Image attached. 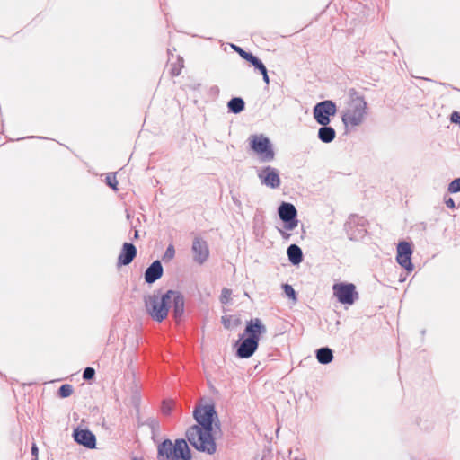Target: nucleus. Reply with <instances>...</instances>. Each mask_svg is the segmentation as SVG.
<instances>
[{"instance_id":"1","label":"nucleus","mask_w":460,"mask_h":460,"mask_svg":"<svg viewBox=\"0 0 460 460\" xmlns=\"http://www.w3.org/2000/svg\"><path fill=\"white\" fill-rule=\"evenodd\" d=\"M266 332L267 328L260 318L246 321L243 332L239 334L233 344L234 356L241 359L252 357L259 348L261 337Z\"/></svg>"},{"instance_id":"2","label":"nucleus","mask_w":460,"mask_h":460,"mask_svg":"<svg viewBox=\"0 0 460 460\" xmlns=\"http://www.w3.org/2000/svg\"><path fill=\"white\" fill-rule=\"evenodd\" d=\"M213 431L214 428L190 426L185 432L186 441L199 452L213 455L217 451V443Z\"/></svg>"},{"instance_id":"3","label":"nucleus","mask_w":460,"mask_h":460,"mask_svg":"<svg viewBox=\"0 0 460 460\" xmlns=\"http://www.w3.org/2000/svg\"><path fill=\"white\" fill-rule=\"evenodd\" d=\"M349 102L348 108L342 112L341 120L345 127L359 126L367 114V102L354 88L349 91Z\"/></svg>"},{"instance_id":"4","label":"nucleus","mask_w":460,"mask_h":460,"mask_svg":"<svg viewBox=\"0 0 460 460\" xmlns=\"http://www.w3.org/2000/svg\"><path fill=\"white\" fill-rule=\"evenodd\" d=\"M157 460H192V453L184 438H165L157 446Z\"/></svg>"},{"instance_id":"5","label":"nucleus","mask_w":460,"mask_h":460,"mask_svg":"<svg viewBox=\"0 0 460 460\" xmlns=\"http://www.w3.org/2000/svg\"><path fill=\"white\" fill-rule=\"evenodd\" d=\"M172 293L167 290L161 294L155 290L153 294L144 296L145 307L149 316L157 323H162L168 316L170 310V298Z\"/></svg>"},{"instance_id":"6","label":"nucleus","mask_w":460,"mask_h":460,"mask_svg":"<svg viewBox=\"0 0 460 460\" xmlns=\"http://www.w3.org/2000/svg\"><path fill=\"white\" fill-rule=\"evenodd\" d=\"M192 415L196 421V424L193 426L214 428L215 425L216 427H219L218 414L213 402L196 404Z\"/></svg>"},{"instance_id":"7","label":"nucleus","mask_w":460,"mask_h":460,"mask_svg":"<svg viewBox=\"0 0 460 460\" xmlns=\"http://www.w3.org/2000/svg\"><path fill=\"white\" fill-rule=\"evenodd\" d=\"M251 149L255 152L261 162H271L275 152L270 138L263 134L252 135L249 138Z\"/></svg>"},{"instance_id":"8","label":"nucleus","mask_w":460,"mask_h":460,"mask_svg":"<svg viewBox=\"0 0 460 460\" xmlns=\"http://www.w3.org/2000/svg\"><path fill=\"white\" fill-rule=\"evenodd\" d=\"M367 220L364 217L351 214L344 224V230L351 241H359L364 238L367 231Z\"/></svg>"},{"instance_id":"9","label":"nucleus","mask_w":460,"mask_h":460,"mask_svg":"<svg viewBox=\"0 0 460 460\" xmlns=\"http://www.w3.org/2000/svg\"><path fill=\"white\" fill-rule=\"evenodd\" d=\"M333 295L338 302L342 305H353L358 300L359 296L353 283L339 282L332 286Z\"/></svg>"},{"instance_id":"10","label":"nucleus","mask_w":460,"mask_h":460,"mask_svg":"<svg viewBox=\"0 0 460 460\" xmlns=\"http://www.w3.org/2000/svg\"><path fill=\"white\" fill-rule=\"evenodd\" d=\"M337 112L336 103L332 100L317 102L313 108V117L320 124H330L332 117Z\"/></svg>"},{"instance_id":"11","label":"nucleus","mask_w":460,"mask_h":460,"mask_svg":"<svg viewBox=\"0 0 460 460\" xmlns=\"http://www.w3.org/2000/svg\"><path fill=\"white\" fill-rule=\"evenodd\" d=\"M278 215L285 230H294L298 226L297 210L294 204L281 202L278 208Z\"/></svg>"},{"instance_id":"12","label":"nucleus","mask_w":460,"mask_h":460,"mask_svg":"<svg viewBox=\"0 0 460 460\" xmlns=\"http://www.w3.org/2000/svg\"><path fill=\"white\" fill-rule=\"evenodd\" d=\"M413 253L412 246L410 242L400 241L397 244L396 261L408 273L414 270V265L411 261Z\"/></svg>"},{"instance_id":"13","label":"nucleus","mask_w":460,"mask_h":460,"mask_svg":"<svg viewBox=\"0 0 460 460\" xmlns=\"http://www.w3.org/2000/svg\"><path fill=\"white\" fill-rule=\"evenodd\" d=\"M74 441L87 449L96 448V436L87 428L76 427L72 433Z\"/></svg>"},{"instance_id":"14","label":"nucleus","mask_w":460,"mask_h":460,"mask_svg":"<svg viewBox=\"0 0 460 460\" xmlns=\"http://www.w3.org/2000/svg\"><path fill=\"white\" fill-rule=\"evenodd\" d=\"M172 293L170 298V308L172 307V314L176 323H180L183 317L185 311V299L183 295L173 289H169Z\"/></svg>"},{"instance_id":"15","label":"nucleus","mask_w":460,"mask_h":460,"mask_svg":"<svg viewBox=\"0 0 460 460\" xmlns=\"http://www.w3.org/2000/svg\"><path fill=\"white\" fill-rule=\"evenodd\" d=\"M193 261L199 265H202L209 257V249L208 243L200 238L195 237L191 245Z\"/></svg>"},{"instance_id":"16","label":"nucleus","mask_w":460,"mask_h":460,"mask_svg":"<svg viewBox=\"0 0 460 460\" xmlns=\"http://www.w3.org/2000/svg\"><path fill=\"white\" fill-rule=\"evenodd\" d=\"M261 184L271 189H278L280 186L279 171L270 165L263 167L258 173Z\"/></svg>"},{"instance_id":"17","label":"nucleus","mask_w":460,"mask_h":460,"mask_svg":"<svg viewBox=\"0 0 460 460\" xmlns=\"http://www.w3.org/2000/svg\"><path fill=\"white\" fill-rule=\"evenodd\" d=\"M137 253V250L132 243H124L118 257L117 266L129 265L136 258Z\"/></svg>"},{"instance_id":"18","label":"nucleus","mask_w":460,"mask_h":460,"mask_svg":"<svg viewBox=\"0 0 460 460\" xmlns=\"http://www.w3.org/2000/svg\"><path fill=\"white\" fill-rule=\"evenodd\" d=\"M164 274V268L159 260L154 261L145 270V282L151 285L160 279Z\"/></svg>"},{"instance_id":"19","label":"nucleus","mask_w":460,"mask_h":460,"mask_svg":"<svg viewBox=\"0 0 460 460\" xmlns=\"http://www.w3.org/2000/svg\"><path fill=\"white\" fill-rule=\"evenodd\" d=\"M320 125L321 127L319 128L317 132L318 139L324 144H329L332 142L336 137L335 129L332 127L329 126V124L323 123Z\"/></svg>"},{"instance_id":"20","label":"nucleus","mask_w":460,"mask_h":460,"mask_svg":"<svg viewBox=\"0 0 460 460\" xmlns=\"http://www.w3.org/2000/svg\"><path fill=\"white\" fill-rule=\"evenodd\" d=\"M287 255L289 262L294 266L299 265L304 260L303 251L296 243H292L288 247Z\"/></svg>"},{"instance_id":"21","label":"nucleus","mask_w":460,"mask_h":460,"mask_svg":"<svg viewBox=\"0 0 460 460\" xmlns=\"http://www.w3.org/2000/svg\"><path fill=\"white\" fill-rule=\"evenodd\" d=\"M315 357L320 364L327 365L333 360V351L329 347H322L315 350Z\"/></svg>"},{"instance_id":"22","label":"nucleus","mask_w":460,"mask_h":460,"mask_svg":"<svg viewBox=\"0 0 460 460\" xmlns=\"http://www.w3.org/2000/svg\"><path fill=\"white\" fill-rule=\"evenodd\" d=\"M229 112L239 114L245 109V102L242 97H233L227 102Z\"/></svg>"},{"instance_id":"23","label":"nucleus","mask_w":460,"mask_h":460,"mask_svg":"<svg viewBox=\"0 0 460 460\" xmlns=\"http://www.w3.org/2000/svg\"><path fill=\"white\" fill-rule=\"evenodd\" d=\"M183 63V58L180 56H177L176 62L172 64V68L170 70V75L172 77L180 75V74L181 73V69L184 66Z\"/></svg>"},{"instance_id":"24","label":"nucleus","mask_w":460,"mask_h":460,"mask_svg":"<svg viewBox=\"0 0 460 460\" xmlns=\"http://www.w3.org/2000/svg\"><path fill=\"white\" fill-rule=\"evenodd\" d=\"M243 59L249 62L254 69H256L263 62L256 56H254L252 52L245 51L242 57Z\"/></svg>"},{"instance_id":"25","label":"nucleus","mask_w":460,"mask_h":460,"mask_svg":"<svg viewBox=\"0 0 460 460\" xmlns=\"http://www.w3.org/2000/svg\"><path fill=\"white\" fill-rule=\"evenodd\" d=\"M146 425L153 436L156 435L160 431V422L155 418H148L144 423Z\"/></svg>"},{"instance_id":"26","label":"nucleus","mask_w":460,"mask_h":460,"mask_svg":"<svg viewBox=\"0 0 460 460\" xmlns=\"http://www.w3.org/2000/svg\"><path fill=\"white\" fill-rule=\"evenodd\" d=\"M74 388L72 385L64 384L58 390V395L60 398H67L73 394Z\"/></svg>"},{"instance_id":"27","label":"nucleus","mask_w":460,"mask_h":460,"mask_svg":"<svg viewBox=\"0 0 460 460\" xmlns=\"http://www.w3.org/2000/svg\"><path fill=\"white\" fill-rule=\"evenodd\" d=\"M282 288H283V291H284L285 295L289 299H292L293 301H296V299H297L296 292V290L293 288V287L291 285H289V284H283Z\"/></svg>"},{"instance_id":"28","label":"nucleus","mask_w":460,"mask_h":460,"mask_svg":"<svg viewBox=\"0 0 460 460\" xmlns=\"http://www.w3.org/2000/svg\"><path fill=\"white\" fill-rule=\"evenodd\" d=\"M106 184L113 190H118V181L115 173H109L105 178Z\"/></svg>"},{"instance_id":"29","label":"nucleus","mask_w":460,"mask_h":460,"mask_svg":"<svg viewBox=\"0 0 460 460\" xmlns=\"http://www.w3.org/2000/svg\"><path fill=\"white\" fill-rule=\"evenodd\" d=\"M173 410V403L172 401L164 400L161 405V411L164 415L169 416Z\"/></svg>"},{"instance_id":"30","label":"nucleus","mask_w":460,"mask_h":460,"mask_svg":"<svg viewBox=\"0 0 460 460\" xmlns=\"http://www.w3.org/2000/svg\"><path fill=\"white\" fill-rule=\"evenodd\" d=\"M175 256V249L172 244H169L163 255V261H170L172 260Z\"/></svg>"},{"instance_id":"31","label":"nucleus","mask_w":460,"mask_h":460,"mask_svg":"<svg viewBox=\"0 0 460 460\" xmlns=\"http://www.w3.org/2000/svg\"><path fill=\"white\" fill-rule=\"evenodd\" d=\"M448 192L450 193H457L460 192V177L454 179L449 184L447 188Z\"/></svg>"},{"instance_id":"32","label":"nucleus","mask_w":460,"mask_h":460,"mask_svg":"<svg viewBox=\"0 0 460 460\" xmlns=\"http://www.w3.org/2000/svg\"><path fill=\"white\" fill-rule=\"evenodd\" d=\"M231 294H232V291L231 289L227 288H224L221 291V295H220V302L224 305H226L229 303L230 299H231Z\"/></svg>"},{"instance_id":"33","label":"nucleus","mask_w":460,"mask_h":460,"mask_svg":"<svg viewBox=\"0 0 460 460\" xmlns=\"http://www.w3.org/2000/svg\"><path fill=\"white\" fill-rule=\"evenodd\" d=\"M255 70L258 71L262 75L263 82L266 84H270V77H269V75H268V70H267L266 66L262 63Z\"/></svg>"},{"instance_id":"34","label":"nucleus","mask_w":460,"mask_h":460,"mask_svg":"<svg viewBox=\"0 0 460 460\" xmlns=\"http://www.w3.org/2000/svg\"><path fill=\"white\" fill-rule=\"evenodd\" d=\"M95 376V369L91 367H87L84 368V372H83V379L85 380V381H91L94 378Z\"/></svg>"},{"instance_id":"35","label":"nucleus","mask_w":460,"mask_h":460,"mask_svg":"<svg viewBox=\"0 0 460 460\" xmlns=\"http://www.w3.org/2000/svg\"><path fill=\"white\" fill-rule=\"evenodd\" d=\"M450 121L460 126V112L454 111L450 115Z\"/></svg>"},{"instance_id":"36","label":"nucleus","mask_w":460,"mask_h":460,"mask_svg":"<svg viewBox=\"0 0 460 460\" xmlns=\"http://www.w3.org/2000/svg\"><path fill=\"white\" fill-rule=\"evenodd\" d=\"M278 231L284 241H288L289 238L291 237V234H289L288 232V230H285L284 228L283 229L279 228Z\"/></svg>"},{"instance_id":"37","label":"nucleus","mask_w":460,"mask_h":460,"mask_svg":"<svg viewBox=\"0 0 460 460\" xmlns=\"http://www.w3.org/2000/svg\"><path fill=\"white\" fill-rule=\"evenodd\" d=\"M231 48L242 58L243 55L244 54V52L246 50H244L243 48L235 45V44H231Z\"/></svg>"},{"instance_id":"38","label":"nucleus","mask_w":460,"mask_h":460,"mask_svg":"<svg viewBox=\"0 0 460 460\" xmlns=\"http://www.w3.org/2000/svg\"><path fill=\"white\" fill-rule=\"evenodd\" d=\"M221 323H223L225 328H230V316H222Z\"/></svg>"},{"instance_id":"39","label":"nucleus","mask_w":460,"mask_h":460,"mask_svg":"<svg viewBox=\"0 0 460 460\" xmlns=\"http://www.w3.org/2000/svg\"><path fill=\"white\" fill-rule=\"evenodd\" d=\"M445 203L447 208L454 209L456 208L455 201L452 198H447L445 199Z\"/></svg>"},{"instance_id":"40","label":"nucleus","mask_w":460,"mask_h":460,"mask_svg":"<svg viewBox=\"0 0 460 460\" xmlns=\"http://www.w3.org/2000/svg\"><path fill=\"white\" fill-rule=\"evenodd\" d=\"M209 92L212 94L217 95L219 93V88L217 85H213V86L210 87Z\"/></svg>"},{"instance_id":"41","label":"nucleus","mask_w":460,"mask_h":460,"mask_svg":"<svg viewBox=\"0 0 460 460\" xmlns=\"http://www.w3.org/2000/svg\"><path fill=\"white\" fill-rule=\"evenodd\" d=\"M31 454H32V456H35V459L38 458V447H37L36 444H34V443L32 444V447H31Z\"/></svg>"},{"instance_id":"42","label":"nucleus","mask_w":460,"mask_h":460,"mask_svg":"<svg viewBox=\"0 0 460 460\" xmlns=\"http://www.w3.org/2000/svg\"><path fill=\"white\" fill-rule=\"evenodd\" d=\"M200 84L199 83H197V84H190V88L196 91V90H199V88L200 87Z\"/></svg>"},{"instance_id":"43","label":"nucleus","mask_w":460,"mask_h":460,"mask_svg":"<svg viewBox=\"0 0 460 460\" xmlns=\"http://www.w3.org/2000/svg\"><path fill=\"white\" fill-rule=\"evenodd\" d=\"M232 199L236 206L241 207V201L237 198L232 197Z\"/></svg>"},{"instance_id":"44","label":"nucleus","mask_w":460,"mask_h":460,"mask_svg":"<svg viewBox=\"0 0 460 460\" xmlns=\"http://www.w3.org/2000/svg\"><path fill=\"white\" fill-rule=\"evenodd\" d=\"M167 52H168V55H169V61H171V59L173 58L172 50L171 49H168Z\"/></svg>"},{"instance_id":"45","label":"nucleus","mask_w":460,"mask_h":460,"mask_svg":"<svg viewBox=\"0 0 460 460\" xmlns=\"http://www.w3.org/2000/svg\"><path fill=\"white\" fill-rule=\"evenodd\" d=\"M139 237L138 231L136 230L134 233V239H137Z\"/></svg>"},{"instance_id":"46","label":"nucleus","mask_w":460,"mask_h":460,"mask_svg":"<svg viewBox=\"0 0 460 460\" xmlns=\"http://www.w3.org/2000/svg\"><path fill=\"white\" fill-rule=\"evenodd\" d=\"M133 460H142L141 458L134 457Z\"/></svg>"}]
</instances>
